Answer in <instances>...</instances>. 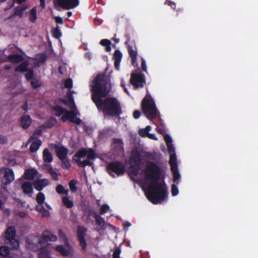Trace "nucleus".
Returning a JSON list of instances; mask_svg holds the SVG:
<instances>
[{
	"instance_id": "nucleus-58",
	"label": "nucleus",
	"mask_w": 258,
	"mask_h": 258,
	"mask_svg": "<svg viewBox=\"0 0 258 258\" xmlns=\"http://www.w3.org/2000/svg\"><path fill=\"white\" fill-rule=\"evenodd\" d=\"M71 111H66L64 114V115L61 118L62 121L63 122H66L67 120H70V113Z\"/></svg>"
},
{
	"instance_id": "nucleus-20",
	"label": "nucleus",
	"mask_w": 258,
	"mask_h": 258,
	"mask_svg": "<svg viewBox=\"0 0 258 258\" xmlns=\"http://www.w3.org/2000/svg\"><path fill=\"white\" fill-rule=\"evenodd\" d=\"M38 258H52L50 252L47 246L40 248L38 252Z\"/></svg>"
},
{
	"instance_id": "nucleus-11",
	"label": "nucleus",
	"mask_w": 258,
	"mask_h": 258,
	"mask_svg": "<svg viewBox=\"0 0 258 258\" xmlns=\"http://www.w3.org/2000/svg\"><path fill=\"white\" fill-rule=\"evenodd\" d=\"M56 155L60 160L65 159L68 157L69 150L62 146L60 147H55Z\"/></svg>"
},
{
	"instance_id": "nucleus-52",
	"label": "nucleus",
	"mask_w": 258,
	"mask_h": 258,
	"mask_svg": "<svg viewBox=\"0 0 258 258\" xmlns=\"http://www.w3.org/2000/svg\"><path fill=\"white\" fill-rule=\"evenodd\" d=\"M60 161H61L63 164L62 167H64L65 168L68 169H70V168L71 167V164L68 157L66 158L65 159Z\"/></svg>"
},
{
	"instance_id": "nucleus-59",
	"label": "nucleus",
	"mask_w": 258,
	"mask_h": 258,
	"mask_svg": "<svg viewBox=\"0 0 258 258\" xmlns=\"http://www.w3.org/2000/svg\"><path fill=\"white\" fill-rule=\"evenodd\" d=\"M165 4L170 6L173 10H175L176 9L175 3L171 1L166 0L165 2Z\"/></svg>"
},
{
	"instance_id": "nucleus-10",
	"label": "nucleus",
	"mask_w": 258,
	"mask_h": 258,
	"mask_svg": "<svg viewBox=\"0 0 258 258\" xmlns=\"http://www.w3.org/2000/svg\"><path fill=\"white\" fill-rule=\"evenodd\" d=\"M10 249H11L10 247L6 245L0 246V255L8 258H19L18 254L10 253Z\"/></svg>"
},
{
	"instance_id": "nucleus-30",
	"label": "nucleus",
	"mask_w": 258,
	"mask_h": 258,
	"mask_svg": "<svg viewBox=\"0 0 258 258\" xmlns=\"http://www.w3.org/2000/svg\"><path fill=\"white\" fill-rule=\"evenodd\" d=\"M173 174V181L174 183L178 184L179 183V180L180 178V174L178 171V168H175V169H170Z\"/></svg>"
},
{
	"instance_id": "nucleus-47",
	"label": "nucleus",
	"mask_w": 258,
	"mask_h": 258,
	"mask_svg": "<svg viewBox=\"0 0 258 258\" xmlns=\"http://www.w3.org/2000/svg\"><path fill=\"white\" fill-rule=\"evenodd\" d=\"M108 137V131L102 130L100 131L98 135V140H101L107 138Z\"/></svg>"
},
{
	"instance_id": "nucleus-62",
	"label": "nucleus",
	"mask_w": 258,
	"mask_h": 258,
	"mask_svg": "<svg viewBox=\"0 0 258 258\" xmlns=\"http://www.w3.org/2000/svg\"><path fill=\"white\" fill-rule=\"evenodd\" d=\"M8 142V138L6 136L0 135V144H5Z\"/></svg>"
},
{
	"instance_id": "nucleus-55",
	"label": "nucleus",
	"mask_w": 258,
	"mask_h": 258,
	"mask_svg": "<svg viewBox=\"0 0 258 258\" xmlns=\"http://www.w3.org/2000/svg\"><path fill=\"white\" fill-rule=\"evenodd\" d=\"M131 168L132 169V173L134 175L136 176L138 175L140 167L137 166L136 165L131 166Z\"/></svg>"
},
{
	"instance_id": "nucleus-40",
	"label": "nucleus",
	"mask_w": 258,
	"mask_h": 258,
	"mask_svg": "<svg viewBox=\"0 0 258 258\" xmlns=\"http://www.w3.org/2000/svg\"><path fill=\"white\" fill-rule=\"evenodd\" d=\"M90 159L86 160L83 161H81V159H78L76 160V163L80 167H85L86 166H92L93 165V163L89 161Z\"/></svg>"
},
{
	"instance_id": "nucleus-34",
	"label": "nucleus",
	"mask_w": 258,
	"mask_h": 258,
	"mask_svg": "<svg viewBox=\"0 0 258 258\" xmlns=\"http://www.w3.org/2000/svg\"><path fill=\"white\" fill-rule=\"evenodd\" d=\"M113 143L115 144L114 148L120 151L123 150V143L121 139L114 138L113 139Z\"/></svg>"
},
{
	"instance_id": "nucleus-6",
	"label": "nucleus",
	"mask_w": 258,
	"mask_h": 258,
	"mask_svg": "<svg viewBox=\"0 0 258 258\" xmlns=\"http://www.w3.org/2000/svg\"><path fill=\"white\" fill-rule=\"evenodd\" d=\"M79 3V0H55L54 6L57 10H59L58 8L64 10H70L77 7Z\"/></svg>"
},
{
	"instance_id": "nucleus-33",
	"label": "nucleus",
	"mask_w": 258,
	"mask_h": 258,
	"mask_svg": "<svg viewBox=\"0 0 258 258\" xmlns=\"http://www.w3.org/2000/svg\"><path fill=\"white\" fill-rule=\"evenodd\" d=\"M70 116V121L76 124L79 125L82 122V120L76 116V114L74 111H71Z\"/></svg>"
},
{
	"instance_id": "nucleus-13",
	"label": "nucleus",
	"mask_w": 258,
	"mask_h": 258,
	"mask_svg": "<svg viewBox=\"0 0 258 258\" xmlns=\"http://www.w3.org/2000/svg\"><path fill=\"white\" fill-rule=\"evenodd\" d=\"M20 121L21 126L23 129H27L31 125L32 123V119L29 115L24 114L20 119Z\"/></svg>"
},
{
	"instance_id": "nucleus-35",
	"label": "nucleus",
	"mask_w": 258,
	"mask_h": 258,
	"mask_svg": "<svg viewBox=\"0 0 258 258\" xmlns=\"http://www.w3.org/2000/svg\"><path fill=\"white\" fill-rule=\"evenodd\" d=\"M100 44L105 47V50L106 52H109L111 50V43L109 40L107 39H102L100 42Z\"/></svg>"
},
{
	"instance_id": "nucleus-54",
	"label": "nucleus",
	"mask_w": 258,
	"mask_h": 258,
	"mask_svg": "<svg viewBox=\"0 0 258 258\" xmlns=\"http://www.w3.org/2000/svg\"><path fill=\"white\" fill-rule=\"evenodd\" d=\"M109 207L108 205L106 204H103L102 206H101L99 213L101 215H103L104 213H106L107 211L109 210Z\"/></svg>"
},
{
	"instance_id": "nucleus-49",
	"label": "nucleus",
	"mask_w": 258,
	"mask_h": 258,
	"mask_svg": "<svg viewBox=\"0 0 258 258\" xmlns=\"http://www.w3.org/2000/svg\"><path fill=\"white\" fill-rule=\"evenodd\" d=\"M87 158L88 159H94L96 158V153L95 150L92 148H90L87 151Z\"/></svg>"
},
{
	"instance_id": "nucleus-23",
	"label": "nucleus",
	"mask_w": 258,
	"mask_h": 258,
	"mask_svg": "<svg viewBox=\"0 0 258 258\" xmlns=\"http://www.w3.org/2000/svg\"><path fill=\"white\" fill-rule=\"evenodd\" d=\"M41 144L42 142L39 139L32 141L30 146V151L32 153L36 152L41 145Z\"/></svg>"
},
{
	"instance_id": "nucleus-8",
	"label": "nucleus",
	"mask_w": 258,
	"mask_h": 258,
	"mask_svg": "<svg viewBox=\"0 0 258 258\" xmlns=\"http://www.w3.org/2000/svg\"><path fill=\"white\" fill-rule=\"evenodd\" d=\"M87 228L82 226H78L77 230V237L79 242V244L83 250L86 249L87 242L85 236L87 235Z\"/></svg>"
},
{
	"instance_id": "nucleus-25",
	"label": "nucleus",
	"mask_w": 258,
	"mask_h": 258,
	"mask_svg": "<svg viewBox=\"0 0 258 258\" xmlns=\"http://www.w3.org/2000/svg\"><path fill=\"white\" fill-rule=\"evenodd\" d=\"M8 58L13 63H19L23 60V57L19 54H10Z\"/></svg>"
},
{
	"instance_id": "nucleus-60",
	"label": "nucleus",
	"mask_w": 258,
	"mask_h": 258,
	"mask_svg": "<svg viewBox=\"0 0 258 258\" xmlns=\"http://www.w3.org/2000/svg\"><path fill=\"white\" fill-rule=\"evenodd\" d=\"M164 139L166 142V145L172 144V140L171 137L169 135H165L164 137Z\"/></svg>"
},
{
	"instance_id": "nucleus-3",
	"label": "nucleus",
	"mask_w": 258,
	"mask_h": 258,
	"mask_svg": "<svg viewBox=\"0 0 258 258\" xmlns=\"http://www.w3.org/2000/svg\"><path fill=\"white\" fill-rule=\"evenodd\" d=\"M141 108L143 112L149 119H155L159 114L154 99L148 93L142 101Z\"/></svg>"
},
{
	"instance_id": "nucleus-5",
	"label": "nucleus",
	"mask_w": 258,
	"mask_h": 258,
	"mask_svg": "<svg viewBox=\"0 0 258 258\" xmlns=\"http://www.w3.org/2000/svg\"><path fill=\"white\" fill-rule=\"evenodd\" d=\"M106 169L108 173L113 177H114V175L112 173H115L117 176H120L123 174L125 171L123 164L118 161L109 163L107 166Z\"/></svg>"
},
{
	"instance_id": "nucleus-27",
	"label": "nucleus",
	"mask_w": 258,
	"mask_h": 258,
	"mask_svg": "<svg viewBox=\"0 0 258 258\" xmlns=\"http://www.w3.org/2000/svg\"><path fill=\"white\" fill-rule=\"evenodd\" d=\"M27 6H18L14 9V15L19 16L22 18L23 16L24 12L27 9Z\"/></svg>"
},
{
	"instance_id": "nucleus-26",
	"label": "nucleus",
	"mask_w": 258,
	"mask_h": 258,
	"mask_svg": "<svg viewBox=\"0 0 258 258\" xmlns=\"http://www.w3.org/2000/svg\"><path fill=\"white\" fill-rule=\"evenodd\" d=\"M37 173V171L34 169H28L25 171V177L27 179L31 180L35 177Z\"/></svg>"
},
{
	"instance_id": "nucleus-37",
	"label": "nucleus",
	"mask_w": 258,
	"mask_h": 258,
	"mask_svg": "<svg viewBox=\"0 0 258 258\" xmlns=\"http://www.w3.org/2000/svg\"><path fill=\"white\" fill-rule=\"evenodd\" d=\"M62 202L67 208H72L74 206L73 201L70 200L68 197H63Z\"/></svg>"
},
{
	"instance_id": "nucleus-24",
	"label": "nucleus",
	"mask_w": 258,
	"mask_h": 258,
	"mask_svg": "<svg viewBox=\"0 0 258 258\" xmlns=\"http://www.w3.org/2000/svg\"><path fill=\"white\" fill-rule=\"evenodd\" d=\"M29 67V63L27 61L22 62L19 66L15 68L16 72H26Z\"/></svg>"
},
{
	"instance_id": "nucleus-19",
	"label": "nucleus",
	"mask_w": 258,
	"mask_h": 258,
	"mask_svg": "<svg viewBox=\"0 0 258 258\" xmlns=\"http://www.w3.org/2000/svg\"><path fill=\"white\" fill-rule=\"evenodd\" d=\"M57 123V120L54 117H51L48 119L43 124H41L42 127L44 129L50 128L55 126Z\"/></svg>"
},
{
	"instance_id": "nucleus-51",
	"label": "nucleus",
	"mask_w": 258,
	"mask_h": 258,
	"mask_svg": "<svg viewBox=\"0 0 258 258\" xmlns=\"http://www.w3.org/2000/svg\"><path fill=\"white\" fill-rule=\"evenodd\" d=\"M171 192L172 196L173 197H175L178 194L179 190L175 184H172L171 185Z\"/></svg>"
},
{
	"instance_id": "nucleus-63",
	"label": "nucleus",
	"mask_w": 258,
	"mask_h": 258,
	"mask_svg": "<svg viewBox=\"0 0 258 258\" xmlns=\"http://www.w3.org/2000/svg\"><path fill=\"white\" fill-rule=\"evenodd\" d=\"M141 68L143 71L147 72V66L145 59L142 58Z\"/></svg>"
},
{
	"instance_id": "nucleus-29",
	"label": "nucleus",
	"mask_w": 258,
	"mask_h": 258,
	"mask_svg": "<svg viewBox=\"0 0 258 258\" xmlns=\"http://www.w3.org/2000/svg\"><path fill=\"white\" fill-rule=\"evenodd\" d=\"M169 163L170 165V169L173 168L175 169V168L178 167L177 158L175 153L170 154Z\"/></svg>"
},
{
	"instance_id": "nucleus-16",
	"label": "nucleus",
	"mask_w": 258,
	"mask_h": 258,
	"mask_svg": "<svg viewBox=\"0 0 258 258\" xmlns=\"http://www.w3.org/2000/svg\"><path fill=\"white\" fill-rule=\"evenodd\" d=\"M92 216L95 219L96 223L99 227V229H105V226L104 219L96 212H93Z\"/></svg>"
},
{
	"instance_id": "nucleus-44",
	"label": "nucleus",
	"mask_w": 258,
	"mask_h": 258,
	"mask_svg": "<svg viewBox=\"0 0 258 258\" xmlns=\"http://www.w3.org/2000/svg\"><path fill=\"white\" fill-rule=\"evenodd\" d=\"M77 183V181L75 179H72L69 182L70 189L73 192H76L78 190L77 187L76 186Z\"/></svg>"
},
{
	"instance_id": "nucleus-61",
	"label": "nucleus",
	"mask_w": 258,
	"mask_h": 258,
	"mask_svg": "<svg viewBox=\"0 0 258 258\" xmlns=\"http://www.w3.org/2000/svg\"><path fill=\"white\" fill-rule=\"evenodd\" d=\"M167 150L168 151V153L171 154L175 152V149L173 145L172 144H169L167 145Z\"/></svg>"
},
{
	"instance_id": "nucleus-64",
	"label": "nucleus",
	"mask_w": 258,
	"mask_h": 258,
	"mask_svg": "<svg viewBox=\"0 0 258 258\" xmlns=\"http://www.w3.org/2000/svg\"><path fill=\"white\" fill-rule=\"evenodd\" d=\"M141 115V112L140 111L136 110L134 111L133 113V116L135 119H138Z\"/></svg>"
},
{
	"instance_id": "nucleus-42",
	"label": "nucleus",
	"mask_w": 258,
	"mask_h": 258,
	"mask_svg": "<svg viewBox=\"0 0 258 258\" xmlns=\"http://www.w3.org/2000/svg\"><path fill=\"white\" fill-rule=\"evenodd\" d=\"M151 129L150 125H147L145 128L139 130V134L142 137H147Z\"/></svg>"
},
{
	"instance_id": "nucleus-2",
	"label": "nucleus",
	"mask_w": 258,
	"mask_h": 258,
	"mask_svg": "<svg viewBox=\"0 0 258 258\" xmlns=\"http://www.w3.org/2000/svg\"><path fill=\"white\" fill-rule=\"evenodd\" d=\"M144 173L147 179L151 181L148 186L146 197L152 203L157 204L167 197L168 193L164 181L159 182L161 170L156 163L148 161Z\"/></svg>"
},
{
	"instance_id": "nucleus-32",
	"label": "nucleus",
	"mask_w": 258,
	"mask_h": 258,
	"mask_svg": "<svg viewBox=\"0 0 258 258\" xmlns=\"http://www.w3.org/2000/svg\"><path fill=\"white\" fill-rule=\"evenodd\" d=\"M26 244L28 248L33 250H37L39 248V244L34 242L33 240L29 238L26 239Z\"/></svg>"
},
{
	"instance_id": "nucleus-36",
	"label": "nucleus",
	"mask_w": 258,
	"mask_h": 258,
	"mask_svg": "<svg viewBox=\"0 0 258 258\" xmlns=\"http://www.w3.org/2000/svg\"><path fill=\"white\" fill-rule=\"evenodd\" d=\"M37 19V9L36 7H33L30 11L29 14V20L32 23L35 22Z\"/></svg>"
},
{
	"instance_id": "nucleus-48",
	"label": "nucleus",
	"mask_w": 258,
	"mask_h": 258,
	"mask_svg": "<svg viewBox=\"0 0 258 258\" xmlns=\"http://www.w3.org/2000/svg\"><path fill=\"white\" fill-rule=\"evenodd\" d=\"M26 74L25 75V78L26 79L29 81L32 80V79L34 78V71L32 69H28L27 71H26Z\"/></svg>"
},
{
	"instance_id": "nucleus-31",
	"label": "nucleus",
	"mask_w": 258,
	"mask_h": 258,
	"mask_svg": "<svg viewBox=\"0 0 258 258\" xmlns=\"http://www.w3.org/2000/svg\"><path fill=\"white\" fill-rule=\"evenodd\" d=\"M55 250L63 256H68L69 254V250L63 245H59L56 246Z\"/></svg>"
},
{
	"instance_id": "nucleus-21",
	"label": "nucleus",
	"mask_w": 258,
	"mask_h": 258,
	"mask_svg": "<svg viewBox=\"0 0 258 258\" xmlns=\"http://www.w3.org/2000/svg\"><path fill=\"white\" fill-rule=\"evenodd\" d=\"M87 151L85 148H82L79 150L73 157V160L76 163V160L81 159L87 155Z\"/></svg>"
},
{
	"instance_id": "nucleus-7",
	"label": "nucleus",
	"mask_w": 258,
	"mask_h": 258,
	"mask_svg": "<svg viewBox=\"0 0 258 258\" xmlns=\"http://www.w3.org/2000/svg\"><path fill=\"white\" fill-rule=\"evenodd\" d=\"M130 83L136 88H142L145 83V76L141 73L133 72L131 74Z\"/></svg>"
},
{
	"instance_id": "nucleus-14",
	"label": "nucleus",
	"mask_w": 258,
	"mask_h": 258,
	"mask_svg": "<svg viewBox=\"0 0 258 258\" xmlns=\"http://www.w3.org/2000/svg\"><path fill=\"white\" fill-rule=\"evenodd\" d=\"M122 57V54L118 49L115 50L113 54V59L114 60V66L116 70H119L120 63Z\"/></svg>"
},
{
	"instance_id": "nucleus-41",
	"label": "nucleus",
	"mask_w": 258,
	"mask_h": 258,
	"mask_svg": "<svg viewBox=\"0 0 258 258\" xmlns=\"http://www.w3.org/2000/svg\"><path fill=\"white\" fill-rule=\"evenodd\" d=\"M56 191L58 194H64L66 195H68L69 194V189H65L63 186L61 184H58L56 187Z\"/></svg>"
},
{
	"instance_id": "nucleus-57",
	"label": "nucleus",
	"mask_w": 258,
	"mask_h": 258,
	"mask_svg": "<svg viewBox=\"0 0 258 258\" xmlns=\"http://www.w3.org/2000/svg\"><path fill=\"white\" fill-rule=\"evenodd\" d=\"M49 169L50 170V172L49 173V174L51 175L52 178L56 181L58 180V173L55 171H54L52 168H50Z\"/></svg>"
},
{
	"instance_id": "nucleus-45",
	"label": "nucleus",
	"mask_w": 258,
	"mask_h": 258,
	"mask_svg": "<svg viewBox=\"0 0 258 258\" xmlns=\"http://www.w3.org/2000/svg\"><path fill=\"white\" fill-rule=\"evenodd\" d=\"M30 81L31 86L33 89H37L41 86V82L36 78H34Z\"/></svg>"
},
{
	"instance_id": "nucleus-53",
	"label": "nucleus",
	"mask_w": 258,
	"mask_h": 258,
	"mask_svg": "<svg viewBox=\"0 0 258 258\" xmlns=\"http://www.w3.org/2000/svg\"><path fill=\"white\" fill-rule=\"evenodd\" d=\"M64 87L68 89H71L73 87V81L71 79H66L64 82Z\"/></svg>"
},
{
	"instance_id": "nucleus-1",
	"label": "nucleus",
	"mask_w": 258,
	"mask_h": 258,
	"mask_svg": "<svg viewBox=\"0 0 258 258\" xmlns=\"http://www.w3.org/2000/svg\"><path fill=\"white\" fill-rule=\"evenodd\" d=\"M91 98L98 110L105 115L119 117L122 113L120 103L116 98L106 97L111 90L110 77L105 73L98 74L93 81Z\"/></svg>"
},
{
	"instance_id": "nucleus-15",
	"label": "nucleus",
	"mask_w": 258,
	"mask_h": 258,
	"mask_svg": "<svg viewBox=\"0 0 258 258\" xmlns=\"http://www.w3.org/2000/svg\"><path fill=\"white\" fill-rule=\"evenodd\" d=\"M48 184V180L47 179H38L33 183L35 188L38 191H41L43 188Z\"/></svg>"
},
{
	"instance_id": "nucleus-28",
	"label": "nucleus",
	"mask_w": 258,
	"mask_h": 258,
	"mask_svg": "<svg viewBox=\"0 0 258 258\" xmlns=\"http://www.w3.org/2000/svg\"><path fill=\"white\" fill-rule=\"evenodd\" d=\"M43 159L44 162L47 163H50L53 160L52 155L47 148L45 149L43 151Z\"/></svg>"
},
{
	"instance_id": "nucleus-43",
	"label": "nucleus",
	"mask_w": 258,
	"mask_h": 258,
	"mask_svg": "<svg viewBox=\"0 0 258 258\" xmlns=\"http://www.w3.org/2000/svg\"><path fill=\"white\" fill-rule=\"evenodd\" d=\"M62 102L66 105H68L70 107H72V106H75V102L74 100L73 97L72 95H70L68 96L67 100L63 99L62 100Z\"/></svg>"
},
{
	"instance_id": "nucleus-46",
	"label": "nucleus",
	"mask_w": 258,
	"mask_h": 258,
	"mask_svg": "<svg viewBox=\"0 0 258 258\" xmlns=\"http://www.w3.org/2000/svg\"><path fill=\"white\" fill-rule=\"evenodd\" d=\"M45 196L43 193L39 192L36 196V201L39 205H42L45 201Z\"/></svg>"
},
{
	"instance_id": "nucleus-22",
	"label": "nucleus",
	"mask_w": 258,
	"mask_h": 258,
	"mask_svg": "<svg viewBox=\"0 0 258 258\" xmlns=\"http://www.w3.org/2000/svg\"><path fill=\"white\" fill-rule=\"evenodd\" d=\"M45 129L43 127H42V125L39 126L34 132L33 135L30 137L29 140V141H32L36 139H37L38 136H41L42 134V132Z\"/></svg>"
},
{
	"instance_id": "nucleus-17",
	"label": "nucleus",
	"mask_w": 258,
	"mask_h": 258,
	"mask_svg": "<svg viewBox=\"0 0 258 258\" xmlns=\"http://www.w3.org/2000/svg\"><path fill=\"white\" fill-rule=\"evenodd\" d=\"M21 188L23 192L26 195L32 194L33 192L32 184L28 181L22 183Z\"/></svg>"
},
{
	"instance_id": "nucleus-50",
	"label": "nucleus",
	"mask_w": 258,
	"mask_h": 258,
	"mask_svg": "<svg viewBox=\"0 0 258 258\" xmlns=\"http://www.w3.org/2000/svg\"><path fill=\"white\" fill-rule=\"evenodd\" d=\"M35 209L37 211L42 213L43 216L45 215L46 213H48V211L41 205L36 206Z\"/></svg>"
},
{
	"instance_id": "nucleus-9",
	"label": "nucleus",
	"mask_w": 258,
	"mask_h": 258,
	"mask_svg": "<svg viewBox=\"0 0 258 258\" xmlns=\"http://www.w3.org/2000/svg\"><path fill=\"white\" fill-rule=\"evenodd\" d=\"M57 236L51 233L48 230H45L43 232L42 236L38 239V243L41 246L45 245L48 241L54 242L57 240ZM36 242L37 241H36Z\"/></svg>"
},
{
	"instance_id": "nucleus-18",
	"label": "nucleus",
	"mask_w": 258,
	"mask_h": 258,
	"mask_svg": "<svg viewBox=\"0 0 258 258\" xmlns=\"http://www.w3.org/2000/svg\"><path fill=\"white\" fill-rule=\"evenodd\" d=\"M131 160L137 166L140 167L142 159L139 152L133 153L131 156Z\"/></svg>"
},
{
	"instance_id": "nucleus-4",
	"label": "nucleus",
	"mask_w": 258,
	"mask_h": 258,
	"mask_svg": "<svg viewBox=\"0 0 258 258\" xmlns=\"http://www.w3.org/2000/svg\"><path fill=\"white\" fill-rule=\"evenodd\" d=\"M5 244L8 245L11 250H18L20 242L16 239V230L14 226H9L3 234Z\"/></svg>"
},
{
	"instance_id": "nucleus-38",
	"label": "nucleus",
	"mask_w": 258,
	"mask_h": 258,
	"mask_svg": "<svg viewBox=\"0 0 258 258\" xmlns=\"http://www.w3.org/2000/svg\"><path fill=\"white\" fill-rule=\"evenodd\" d=\"M125 44L127 45V50L131 58L137 57V51L133 49L132 46L128 44V42H125Z\"/></svg>"
},
{
	"instance_id": "nucleus-12",
	"label": "nucleus",
	"mask_w": 258,
	"mask_h": 258,
	"mask_svg": "<svg viewBox=\"0 0 258 258\" xmlns=\"http://www.w3.org/2000/svg\"><path fill=\"white\" fill-rule=\"evenodd\" d=\"M4 178L6 180L5 182V184H10L14 180V173L12 169L10 168H5Z\"/></svg>"
},
{
	"instance_id": "nucleus-39",
	"label": "nucleus",
	"mask_w": 258,
	"mask_h": 258,
	"mask_svg": "<svg viewBox=\"0 0 258 258\" xmlns=\"http://www.w3.org/2000/svg\"><path fill=\"white\" fill-rule=\"evenodd\" d=\"M53 110L55 111V115L57 116H60L61 115L65 113L66 111H68L67 109L63 108L59 105H55L53 107Z\"/></svg>"
},
{
	"instance_id": "nucleus-56",
	"label": "nucleus",
	"mask_w": 258,
	"mask_h": 258,
	"mask_svg": "<svg viewBox=\"0 0 258 258\" xmlns=\"http://www.w3.org/2000/svg\"><path fill=\"white\" fill-rule=\"evenodd\" d=\"M61 35V33L59 29H58V27H57L55 30L53 31V36L54 37L58 39L59 38Z\"/></svg>"
}]
</instances>
